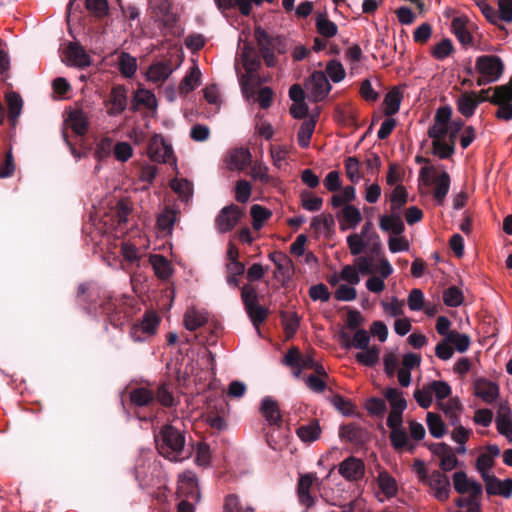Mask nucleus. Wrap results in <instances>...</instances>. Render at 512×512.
Masks as SVG:
<instances>
[{
  "instance_id": "f257e3e1",
  "label": "nucleus",
  "mask_w": 512,
  "mask_h": 512,
  "mask_svg": "<svg viewBox=\"0 0 512 512\" xmlns=\"http://www.w3.org/2000/svg\"><path fill=\"white\" fill-rule=\"evenodd\" d=\"M155 443L159 454L170 461L178 462L185 458V437L180 430L171 425L164 426L155 435Z\"/></svg>"
},
{
  "instance_id": "f03ea898",
  "label": "nucleus",
  "mask_w": 512,
  "mask_h": 512,
  "mask_svg": "<svg viewBox=\"0 0 512 512\" xmlns=\"http://www.w3.org/2000/svg\"><path fill=\"white\" fill-rule=\"evenodd\" d=\"M412 471L416 474L420 483L430 487L433 496L438 501L444 502L449 498L451 484L449 478L444 473L438 470L429 473L422 460H415Z\"/></svg>"
},
{
  "instance_id": "7ed1b4c3",
  "label": "nucleus",
  "mask_w": 512,
  "mask_h": 512,
  "mask_svg": "<svg viewBox=\"0 0 512 512\" xmlns=\"http://www.w3.org/2000/svg\"><path fill=\"white\" fill-rule=\"evenodd\" d=\"M475 70L479 74L478 86H484L499 80L504 71V63L495 55H481L476 58Z\"/></svg>"
},
{
  "instance_id": "20e7f679",
  "label": "nucleus",
  "mask_w": 512,
  "mask_h": 512,
  "mask_svg": "<svg viewBox=\"0 0 512 512\" xmlns=\"http://www.w3.org/2000/svg\"><path fill=\"white\" fill-rule=\"evenodd\" d=\"M241 61L242 65L246 71V75H243L240 79V84L243 93L248 96L249 93H252V88L250 87L251 82L254 78V73L260 66V59L254 49L250 44H245L242 52H241Z\"/></svg>"
},
{
  "instance_id": "39448f33",
  "label": "nucleus",
  "mask_w": 512,
  "mask_h": 512,
  "mask_svg": "<svg viewBox=\"0 0 512 512\" xmlns=\"http://www.w3.org/2000/svg\"><path fill=\"white\" fill-rule=\"evenodd\" d=\"M177 495L182 500L194 503L200 501V489L196 474L192 471H185L178 476Z\"/></svg>"
},
{
  "instance_id": "423d86ee",
  "label": "nucleus",
  "mask_w": 512,
  "mask_h": 512,
  "mask_svg": "<svg viewBox=\"0 0 512 512\" xmlns=\"http://www.w3.org/2000/svg\"><path fill=\"white\" fill-rule=\"evenodd\" d=\"M347 246L351 255L358 256L363 252H368L372 256H378L381 253V241H373V239L360 236L358 233H352L346 238Z\"/></svg>"
},
{
  "instance_id": "0eeeda50",
  "label": "nucleus",
  "mask_w": 512,
  "mask_h": 512,
  "mask_svg": "<svg viewBox=\"0 0 512 512\" xmlns=\"http://www.w3.org/2000/svg\"><path fill=\"white\" fill-rule=\"evenodd\" d=\"M308 97L313 102L323 100L331 90L327 75L323 71H315L311 74L305 84Z\"/></svg>"
},
{
  "instance_id": "6e6552de",
  "label": "nucleus",
  "mask_w": 512,
  "mask_h": 512,
  "mask_svg": "<svg viewBox=\"0 0 512 512\" xmlns=\"http://www.w3.org/2000/svg\"><path fill=\"white\" fill-rule=\"evenodd\" d=\"M312 353L301 354L297 348H291L284 356L283 363L293 368V375L299 378L304 369H312L315 366Z\"/></svg>"
},
{
  "instance_id": "1a4fd4ad",
  "label": "nucleus",
  "mask_w": 512,
  "mask_h": 512,
  "mask_svg": "<svg viewBox=\"0 0 512 512\" xmlns=\"http://www.w3.org/2000/svg\"><path fill=\"white\" fill-rule=\"evenodd\" d=\"M147 154L154 162L168 163L173 160L172 146L161 135H154L150 139Z\"/></svg>"
},
{
  "instance_id": "9d476101",
  "label": "nucleus",
  "mask_w": 512,
  "mask_h": 512,
  "mask_svg": "<svg viewBox=\"0 0 512 512\" xmlns=\"http://www.w3.org/2000/svg\"><path fill=\"white\" fill-rule=\"evenodd\" d=\"M453 485L459 494H468L472 498H480L483 493L482 485L474 479L468 478L463 471H457L453 474Z\"/></svg>"
},
{
  "instance_id": "9b49d317",
  "label": "nucleus",
  "mask_w": 512,
  "mask_h": 512,
  "mask_svg": "<svg viewBox=\"0 0 512 512\" xmlns=\"http://www.w3.org/2000/svg\"><path fill=\"white\" fill-rule=\"evenodd\" d=\"M338 472L347 481L356 482L364 477L365 465L361 459L350 456L339 464Z\"/></svg>"
},
{
  "instance_id": "f8f14e48",
  "label": "nucleus",
  "mask_w": 512,
  "mask_h": 512,
  "mask_svg": "<svg viewBox=\"0 0 512 512\" xmlns=\"http://www.w3.org/2000/svg\"><path fill=\"white\" fill-rule=\"evenodd\" d=\"M336 218L341 231L353 230L363 220L361 211L354 205H344L336 212Z\"/></svg>"
},
{
  "instance_id": "ddd939ff",
  "label": "nucleus",
  "mask_w": 512,
  "mask_h": 512,
  "mask_svg": "<svg viewBox=\"0 0 512 512\" xmlns=\"http://www.w3.org/2000/svg\"><path fill=\"white\" fill-rule=\"evenodd\" d=\"M474 395L486 404L493 403L499 396V385L489 379L479 377L473 381Z\"/></svg>"
},
{
  "instance_id": "4468645a",
  "label": "nucleus",
  "mask_w": 512,
  "mask_h": 512,
  "mask_svg": "<svg viewBox=\"0 0 512 512\" xmlns=\"http://www.w3.org/2000/svg\"><path fill=\"white\" fill-rule=\"evenodd\" d=\"M180 63L173 66L171 61H158L149 66L146 72V78L155 85H161L178 68Z\"/></svg>"
},
{
  "instance_id": "2eb2a0df",
  "label": "nucleus",
  "mask_w": 512,
  "mask_h": 512,
  "mask_svg": "<svg viewBox=\"0 0 512 512\" xmlns=\"http://www.w3.org/2000/svg\"><path fill=\"white\" fill-rule=\"evenodd\" d=\"M63 60L67 65L75 67H88L91 64L90 56L78 43L71 42L64 51Z\"/></svg>"
},
{
  "instance_id": "dca6fc26",
  "label": "nucleus",
  "mask_w": 512,
  "mask_h": 512,
  "mask_svg": "<svg viewBox=\"0 0 512 512\" xmlns=\"http://www.w3.org/2000/svg\"><path fill=\"white\" fill-rule=\"evenodd\" d=\"M240 218V210L236 205L224 207L216 219V227L220 233L232 230Z\"/></svg>"
},
{
  "instance_id": "f3484780",
  "label": "nucleus",
  "mask_w": 512,
  "mask_h": 512,
  "mask_svg": "<svg viewBox=\"0 0 512 512\" xmlns=\"http://www.w3.org/2000/svg\"><path fill=\"white\" fill-rule=\"evenodd\" d=\"M109 116L120 115L127 107V92L123 86L113 87L107 102Z\"/></svg>"
},
{
  "instance_id": "a211bd4d",
  "label": "nucleus",
  "mask_w": 512,
  "mask_h": 512,
  "mask_svg": "<svg viewBox=\"0 0 512 512\" xmlns=\"http://www.w3.org/2000/svg\"><path fill=\"white\" fill-rule=\"evenodd\" d=\"M132 212V204L131 202L125 198V199H120L115 207H113L111 209V220H112V226L116 229V230H119V232L122 233L123 231V228L122 226H124L127 222H128V218L130 216Z\"/></svg>"
},
{
  "instance_id": "6ab92c4d",
  "label": "nucleus",
  "mask_w": 512,
  "mask_h": 512,
  "mask_svg": "<svg viewBox=\"0 0 512 512\" xmlns=\"http://www.w3.org/2000/svg\"><path fill=\"white\" fill-rule=\"evenodd\" d=\"M483 481L485 483L486 492L489 495H500L505 498L512 496V479L499 480L491 475Z\"/></svg>"
},
{
  "instance_id": "aec40b11",
  "label": "nucleus",
  "mask_w": 512,
  "mask_h": 512,
  "mask_svg": "<svg viewBox=\"0 0 512 512\" xmlns=\"http://www.w3.org/2000/svg\"><path fill=\"white\" fill-rule=\"evenodd\" d=\"M470 22L466 17H455L452 20V32L463 46H472L473 37L470 33Z\"/></svg>"
},
{
  "instance_id": "412c9836",
  "label": "nucleus",
  "mask_w": 512,
  "mask_h": 512,
  "mask_svg": "<svg viewBox=\"0 0 512 512\" xmlns=\"http://www.w3.org/2000/svg\"><path fill=\"white\" fill-rule=\"evenodd\" d=\"M495 422L498 432L505 436L509 442H512V417L510 408L506 403L500 405Z\"/></svg>"
},
{
  "instance_id": "4be33fe9",
  "label": "nucleus",
  "mask_w": 512,
  "mask_h": 512,
  "mask_svg": "<svg viewBox=\"0 0 512 512\" xmlns=\"http://www.w3.org/2000/svg\"><path fill=\"white\" fill-rule=\"evenodd\" d=\"M483 101L475 92L463 93L456 100L458 111L466 118L474 115L478 105Z\"/></svg>"
},
{
  "instance_id": "5701e85b",
  "label": "nucleus",
  "mask_w": 512,
  "mask_h": 512,
  "mask_svg": "<svg viewBox=\"0 0 512 512\" xmlns=\"http://www.w3.org/2000/svg\"><path fill=\"white\" fill-rule=\"evenodd\" d=\"M260 412L270 426H277L281 423V414L278 404L270 397H265L260 406Z\"/></svg>"
},
{
  "instance_id": "b1692460",
  "label": "nucleus",
  "mask_w": 512,
  "mask_h": 512,
  "mask_svg": "<svg viewBox=\"0 0 512 512\" xmlns=\"http://www.w3.org/2000/svg\"><path fill=\"white\" fill-rule=\"evenodd\" d=\"M314 475L305 474L300 476L298 481V498L301 504L310 508L314 505V498L310 495V488L313 484Z\"/></svg>"
},
{
  "instance_id": "393cba45",
  "label": "nucleus",
  "mask_w": 512,
  "mask_h": 512,
  "mask_svg": "<svg viewBox=\"0 0 512 512\" xmlns=\"http://www.w3.org/2000/svg\"><path fill=\"white\" fill-rule=\"evenodd\" d=\"M66 123L77 135H84L88 130V117L82 110L71 111Z\"/></svg>"
},
{
  "instance_id": "a878e982",
  "label": "nucleus",
  "mask_w": 512,
  "mask_h": 512,
  "mask_svg": "<svg viewBox=\"0 0 512 512\" xmlns=\"http://www.w3.org/2000/svg\"><path fill=\"white\" fill-rule=\"evenodd\" d=\"M149 262L159 279L166 280L172 274V266L170 262L160 254H153L149 258Z\"/></svg>"
},
{
  "instance_id": "bb28decb",
  "label": "nucleus",
  "mask_w": 512,
  "mask_h": 512,
  "mask_svg": "<svg viewBox=\"0 0 512 512\" xmlns=\"http://www.w3.org/2000/svg\"><path fill=\"white\" fill-rule=\"evenodd\" d=\"M379 227L383 232H390L396 236L402 235L405 231L402 218H394L387 214L379 216Z\"/></svg>"
},
{
  "instance_id": "cd10ccee",
  "label": "nucleus",
  "mask_w": 512,
  "mask_h": 512,
  "mask_svg": "<svg viewBox=\"0 0 512 512\" xmlns=\"http://www.w3.org/2000/svg\"><path fill=\"white\" fill-rule=\"evenodd\" d=\"M208 318L204 311L190 308L184 315V326L189 331H195L202 327Z\"/></svg>"
},
{
  "instance_id": "c85d7f7f",
  "label": "nucleus",
  "mask_w": 512,
  "mask_h": 512,
  "mask_svg": "<svg viewBox=\"0 0 512 512\" xmlns=\"http://www.w3.org/2000/svg\"><path fill=\"white\" fill-rule=\"evenodd\" d=\"M201 79V71L199 67L194 64L190 71L185 75L183 80L179 85V92L181 94L187 95L191 91H193L200 83Z\"/></svg>"
},
{
  "instance_id": "c756f323",
  "label": "nucleus",
  "mask_w": 512,
  "mask_h": 512,
  "mask_svg": "<svg viewBox=\"0 0 512 512\" xmlns=\"http://www.w3.org/2000/svg\"><path fill=\"white\" fill-rule=\"evenodd\" d=\"M455 141L449 138L432 139V152L440 159L451 157L455 151Z\"/></svg>"
},
{
  "instance_id": "7c9ffc66",
  "label": "nucleus",
  "mask_w": 512,
  "mask_h": 512,
  "mask_svg": "<svg viewBox=\"0 0 512 512\" xmlns=\"http://www.w3.org/2000/svg\"><path fill=\"white\" fill-rule=\"evenodd\" d=\"M356 198V189L353 185L345 186L339 193L331 197V206L333 209H341L344 205H352L351 202Z\"/></svg>"
},
{
  "instance_id": "2f4dec72",
  "label": "nucleus",
  "mask_w": 512,
  "mask_h": 512,
  "mask_svg": "<svg viewBox=\"0 0 512 512\" xmlns=\"http://www.w3.org/2000/svg\"><path fill=\"white\" fill-rule=\"evenodd\" d=\"M159 321L155 315L147 314L139 327L134 326L130 331V336L134 341H141L142 339L137 337L136 334L139 331H142L143 333H146L148 335H152L157 327H158Z\"/></svg>"
},
{
  "instance_id": "473e14b6",
  "label": "nucleus",
  "mask_w": 512,
  "mask_h": 512,
  "mask_svg": "<svg viewBox=\"0 0 512 512\" xmlns=\"http://www.w3.org/2000/svg\"><path fill=\"white\" fill-rule=\"evenodd\" d=\"M177 219V213L170 207H165L157 217V227L166 234H171Z\"/></svg>"
},
{
  "instance_id": "72a5a7b5",
  "label": "nucleus",
  "mask_w": 512,
  "mask_h": 512,
  "mask_svg": "<svg viewBox=\"0 0 512 512\" xmlns=\"http://www.w3.org/2000/svg\"><path fill=\"white\" fill-rule=\"evenodd\" d=\"M170 187L183 202L187 203L192 199L193 186L190 181L175 178L170 181Z\"/></svg>"
},
{
  "instance_id": "f704fd0d",
  "label": "nucleus",
  "mask_w": 512,
  "mask_h": 512,
  "mask_svg": "<svg viewBox=\"0 0 512 512\" xmlns=\"http://www.w3.org/2000/svg\"><path fill=\"white\" fill-rule=\"evenodd\" d=\"M494 93L489 98L491 104L499 105L512 102V78L507 84L496 86Z\"/></svg>"
},
{
  "instance_id": "c9c22d12",
  "label": "nucleus",
  "mask_w": 512,
  "mask_h": 512,
  "mask_svg": "<svg viewBox=\"0 0 512 512\" xmlns=\"http://www.w3.org/2000/svg\"><path fill=\"white\" fill-rule=\"evenodd\" d=\"M118 66L121 74L131 78L137 71V60L127 52H121L118 57Z\"/></svg>"
},
{
  "instance_id": "e433bc0d",
  "label": "nucleus",
  "mask_w": 512,
  "mask_h": 512,
  "mask_svg": "<svg viewBox=\"0 0 512 512\" xmlns=\"http://www.w3.org/2000/svg\"><path fill=\"white\" fill-rule=\"evenodd\" d=\"M251 155L247 149H235L229 154V166L230 169L242 170L250 162Z\"/></svg>"
},
{
  "instance_id": "4c0bfd02",
  "label": "nucleus",
  "mask_w": 512,
  "mask_h": 512,
  "mask_svg": "<svg viewBox=\"0 0 512 512\" xmlns=\"http://www.w3.org/2000/svg\"><path fill=\"white\" fill-rule=\"evenodd\" d=\"M6 102L9 109V120L12 122L13 125H15L17 118L20 116L22 107H23V101L21 96L16 92H9L6 94Z\"/></svg>"
},
{
  "instance_id": "58836bf2",
  "label": "nucleus",
  "mask_w": 512,
  "mask_h": 512,
  "mask_svg": "<svg viewBox=\"0 0 512 512\" xmlns=\"http://www.w3.org/2000/svg\"><path fill=\"white\" fill-rule=\"evenodd\" d=\"M224 512H255L254 508L248 504L243 503L239 496L236 494H228L224 498L223 504Z\"/></svg>"
},
{
  "instance_id": "ea45409f",
  "label": "nucleus",
  "mask_w": 512,
  "mask_h": 512,
  "mask_svg": "<svg viewBox=\"0 0 512 512\" xmlns=\"http://www.w3.org/2000/svg\"><path fill=\"white\" fill-rule=\"evenodd\" d=\"M402 98V93L398 88H393L386 94L384 104L387 116H392L399 111Z\"/></svg>"
},
{
  "instance_id": "a19ab883",
  "label": "nucleus",
  "mask_w": 512,
  "mask_h": 512,
  "mask_svg": "<svg viewBox=\"0 0 512 512\" xmlns=\"http://www.w3.org/2000/svg\"><path fill=\"white\" fill-rule=\"evenodd\" d=\"M450 188V176L447 172H442L436 179L434 189V198L439 205L443 204Z\"/></svg>"
},
{
  "instance_id": "79ce46f5",
  "label": "nucleus",
  "mask_w": 512,
  "mask_h": 512,
  "mask_svg": "<svg viewBox=\"0 0 512 512\" xmlns=\"http://www.w3.org/2000/svg\"><path fill=\"white\" fill-rule=\"evenodd\" d=\"M315 25L319 34L326 38H331L337 34V25L324 14L317 15Z\"/></svg>"
},
{
  "instance_id": "37998d69",
  "label": "nucleus",
  "mask_w": 512,
  "mask_h": 512,
  "mask_svg": "<svg viewBox=\"0 0 512 512\" xmlns=\"http://www.w3.org/2000/svg\"><path fill=\"white\" fill-rule=\"evenodd\" d=\"M250 214L252 216V226L255 230H260L263 226V223L272 215L269 209L258 204L251 206Z\"/></svg>"
},
{
  "instance_id": "c03bdc74",
  "label": "nucleus",
  "mask_w": 512,
  "mask_h": 512,
  "mask_svg": "<svg viewBox=\"0 0 512 512\" xmlns=\"http://www.w3.org/2000/svg\"><path fill=\"white\" fill-rule=\"evenodd\" d=\"M134 105L144 106L148 109L154 110L157 107V99L154 93L146 89H138L134 95Z\"/></svg>"
},
{
  "instance_id": "a18cd8bd",
  "label": "nucleus",
  "mask_w": 512,
  "mask_h": 512,
  "mask_svg": "<svg viewBox=\"0 0 512 512\" xmlns=\"http://www.w3.org/2000/svg\"><path fill=\"white\" fill-rule=\"evenodd\" d=\"M114 142L111 137H102L96 143L94 156L97 160L102 161L110 157L114 149Z\"/></svg>"
},
{
  "instance_id": "49530a36",
  "label": "nucleus",
  "mask_w": 512,
  "mask_h": 512,
  "mask_svg": "<svg viewBox=\"0 0 512 512\" xmlns=\"http://www.w3.org/2000/svg\"><path fill=\"white\" fill-rule=\"evenodd\" d=\"M378 485L380 490L388 497H394L397 494V483L395 479L387 472H381L378 475Z\"/></svg>"
},
{
  "instance_id": "de8ad7c7",
  "label": "nucleus",
  "mask_w": 512,
  "mask_h": 512,
  "mask_svg": "<svg viewBox=\"0 0 512 512\" xmlns=\"http://www.w3.org/2000/svg\"><path fill=\"white\" fill-rule=\"evenodd\" d=\"M447 340L450 341L452 347L459 352L464 353L466 352L471 344L470 337L465 333H460L456 330H452L449 335L446 336Z\"/></svg>"
},
{
  "instance_id": "09e8293b",
  "label": "nucleus",
  "mask_w": 512,
  "mask_h": 512,
  "mask_svg": "<svg viewBox=\"0 0 512 512\" xmlns=\"http://www.w3.org/2000/svg\"><path fill=\"white\" fill-rule=\"evenodd\" d=\"M381 307L387 316L400 317L404 314V301L396 296L391 297L390 301H381Z\"/></svg>"
},
{
  "instance_id": "8fccbe9b",
  "label": "nucleus",
  "mask_w": 512,
  "mask_h": 512,
  "mask_svg": "<svg viewBox=\"0 0 512 512\" xmlns=\"http://www.w3.org/2000/svg\"><path fill=\"white\" fill-rule=\"evenodd\" d=\"M379 349L376 346L368 347L355 355L358 363L372 367L379 360Z\"/></svg>"
},
{
  "instance_id": "3c124183",
  "label": "nucleus",
  "mask_w": 512,
  "mask_h": 512,
  "mask_svg": "<svg viewBox=\"0 0 512 512\" xmlns=\"http://www.w3.org/2000/svg\"><path fill=\"white\" fill-rule=\"evenodd\" d=\"M426 420H427V426H428L429 432L433 437L441 438L444 436L446 429H445V425H444L442 419L440 418V416H438L434 413L428 412Z\"/></svg>"
},
{
  "instance_id": "603ef678",
  "label": "nucleus",
  "mask_w": 512,
  "mask_h": 512,
  "mask_svg": "<svg viewBox=\"0 0 512 512\" xmlns=\"http://www.w3.org/2000/svg\"><path fill=\"white\" fill-rule=\"evenodd\" d=\"M315 129L314 120H306L304 121L297 134L298 144L302 148H307L310 144L311 136Z\"/></svg>"
},
{
  "instance_id": "864d4df0",
  "label": "nucleus",
  "mask_w": 512,
  "mask_h": 512,
  "mask_svg": "<svg viewBox=\"0 0 512 512\" xmlns=\"http://www.w3.org/2000/svg\"><path fill=\"white\" fill-rule=\"evenodd\" d=\"M255 38L261 52L269 51L272 49L274 50L276 42L279 41V38L270 37L268 33L261 27H257L255 29Z\"/></svg>"
},
{
  "instance_id": "5fc2aeb1",
  "label": "nucleus",
  "mask_w": 512,
  "mask_h": 512,
  "mask_svg": "<svg viewBox=\"0 0 512 512\" xmlns=\"http://www.w3.org/2000/svg\"><path fill=\"white\" fill-rule=\"evenodd\" d=\"M385 397L389 401L391 409L405 410L407 402L403 397L402 391L397 388H387L385 391Z\"/></svg>"
},
{
  "instance_id": "6e6d98bb",
  "label": "nucleus",
  "mask_w": 512,
  "mask_h": 512,
  "mask_svg": "<svg viewBox=\"0 0 512 512\" xmlns=\"http://www.w3.org/2000/svg\"><path fill=\"white\" fill-rule=\"evenodd\" d=\"M345 172L353 184H357L361 180L360 162L356 157H348L345 160Z\"/></svg>"
},
{
  "instance_id": "4d7b16f0",
  "label": "nucleus",
  "mask_w": 512,
  "mask_h": 512,
  "mask_svg": "<svg viewBox=\"0 0 512 512\" xmlns=\"http://www.w3.org/2000/svg\"><path fill=\"white\" fill-rule=\"evenodd\" d=\"M297 435L304 442L315 441L320 435V427L317 423L303 425L297 429Z\"/></svg>"
},
{
  "instance_id": "13d9d810",
  "label": "nucleus",
  "mask_w": 512,
  "mask_h": 512,
  "mask_svg": "<svg viewBox=\"0 0 512 512\" xmlns=\"http://www.w3.org/2000/svg\"><path fill=\"white\" fill-rule=\"evenodd\" d=\"M130 399L137 406H145L154 399V396L149 389L141 387L131 391Z\"/></svg>"
},
{
  "instance_id": "bf43d9fd",
  "label": "nucleus",
  "mask_w": 512,
  "mask_h": 512,
  "mask_svg": "<svg viewBox=\"0 0 512 512\" xmlns=\"http://www.w3.org/2000/svg\"><path fill=\"white\" fill-rule=\"evenodd\" d=\"M433 392L431 390V387L429 383L427 385H424L421 389H416L414 391V398L418 405L423 408L427 409L432 404Z\"/></svg>"
},
{
  "instance_id": "052dcab7",
  "label": "nucleus",
  "mask_w": 512,
  "mask_h": 512,
  "mask_svg": "<svg viewBox=\"0 0 512 512\" xmlns=\"http://www.w3.org/2000/svg\"><path fill=\"white\" fill-rule=\"evenodd\" d=\"M334 83L342 81L345 77L343 65L338 60H331L326 64L325 73Z\"/></svg>"
},
{
  "instance_id": "680f3d73",
  "label": "nucleus",
  "mask_w": 512,
  "mask_h": 512,
  "mask_svg": "<svg viewBox=\"0 0 512 512\" xmlns=\"http://www.w3.org/2000/svg\"><path fill=\"white\" fill-rule=\"evenodd\" d=\"M443 301L449 307H458L463 303V294L457 287H449L443 293Z\"/></svg>"
},
{
  "instance_id": "e2e57ef3",
  "label": "nucleus",
  "mask_w": 512,
  "mask_h": 512,
  "mask_svg": "<svg viewBox=\"0 0 512 512\" xmlns=\"http://www.w3.org/2000/svg\"><path fill=\"white\" fill-rule=\"evenodd\" d=\"M334 224V219L330 214H320L312 218L311 228L317 232H326Z\"/></svg>"
},
{
  "instance_id": "0e129e2a",
  "label": "nucleus",
  "mask_w": 512,
  "mask_h": 512,
  "mask_svg": "<svg viewBox=\"0 0 512 512\" xmlns=\"http://www.w3.org/2000/svg\"><path fill=\"white\" fill-rule=\"evenodd\" d=\"M301 205L309 212L319 211L322 208L323 199L313 196L310 192H303L301 195Z\"/></svg>"
},
{
  "instance_id": "69168bd1",
  "label": "nucleus",
  "mask_w": 512,
  "mask_h": 512,
  "mask_svg": "<svg viewBox=\"0 0 512 512\" xmlns=\"http://www.w3.org/2000/svg\"><path fill=\"white\" fill-rule=\"evenodd\" d=\"M407 304L411 311H421L425 306L424 293L420 289H412L408 295Z\"/></svg>"
},
{
  "instance_id": "338daca9",
  "label": "nucleus",
  "mask_w": 512,
  "mask_h": 512,
  "mask_svg": "<svg viewBox=\"0 0 512 512\" xmlns=\"http://www.w3.org/2000/svg\"><path fill=\"white\" fill-rule=\"evenodd\" d=\"M157 172L158 169L154 165L147 164L142 166L139 173V180L143 183L141 189H148L150 187L157 175Z\"/></svg>"
},
{
  "instance_id": "774afa93",
  "label": "nucleus",
  "mask_w": 512,
  "mask_h": 512,
  "mask_svg": "<svg viewBox=\"0 0 512 512\" xmlns=\"http://www.w3.org/2000/svg\"><path fill=\"white\" fill-rule=\"evenodd\" d=\"M114 157L120 162H127L133 155V148L128 142H117L113 149Z\"/></svg>"
}]
</instances>
